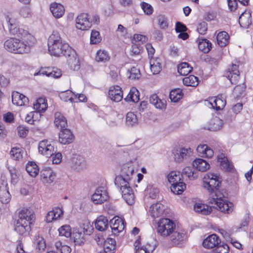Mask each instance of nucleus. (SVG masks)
Returning <instances> with one entry per match:
<instances>
[{
  "label": "nucleus",
  "mask_w": 253,
  "mask_h": 253,
  "mask_svg": "<svg viewBox=\"0 0 253 253\" xmlns=\"http://www.w3.org/2000/svg\"><path fill=\"white\" fill-rule=\"evenodd\" d=\"M221 181L219 176L208 173L203 178V186L210 193L209 203L216 206L215 208L225 213H230L233 211V204L227 201L220 193L219 188Z\"/></svg>",
  "instance_id": "nucleus-1"
},
{
  "label": "nucleus",
  "mask_w": 253,
  "mask_h": 253,
  "mask_svg": "<svg viewBox=\"0 0 253 253\" xmlns=\"http://www.w3.org/2000/svg\"><path fill=\"white\" fill-rule=\"evenodd\" d=\"M48 51L51 55L55 56H64L70 68L78 71L80 68V63L76 51L68 44L63 43L62 39L57 31H53L48 39Z\"/></svg>",
  "instance_id": "nucleus-2"
},
{
  "label": "nucleus",
  "mask_w": 253,
  "mask_h": 253,
  "mask_svg": "<svg viewBox=\"0 0 253 253\" xmlns=\"http://www.w3.org/2000/svg\"><path fill=\"white\" fill-rule=\"evenodd\" d=\"M35 218V214L32 210L23 208L19 212L18 219L15 223V231L21 235L27 234L31 230V225Z\"/></svg>",
  "instance_id": "nucleus-3"
},
{
  "label": "nucleus",
  "mask_w": 253,
  "mask_h": 253,
  "mask_svg": "<svg viewBox=\"0 0 253 253\" xmlns=\"http://www.w3.org/2000/svg\"><path fill=\"white\" fill-rule=\"evenodd\" d=\"M31 45V43L28 41L15 38H10L3 43L4 47L7 51L15 54L28 53Z\"/></svg>",
  "instance_id": "nucleus-4"
},
{
  "label": "nucleus",
  "mask_w": 253,
  "mask_h": 253,
  "mask_svg": "<svg viewBox=\"0 0 253 253\" xmlns=\"http://www.w3.org/2000/svg\"><path fill=\"white\" fill-rule=\"evenodd\" d=\"M130 180L121 176H116L115 178V185L120 189L122 197L127 204L131 205L134 202V195L129 185Z\"/></svg>",
  "instance_id": "nucleus-5"
},
{
  "label": "nucleus",
  "mask_w": 253,
  "mask_h": 253,
  "mask_svg": "<svg viewBox=\"0 0 253 253\" xmlns=\"http://www.w3.org/2000/svg\"><path fill=\"white\" fill-rule=\"evenodd\" d=\"M157 224V232L160 235L164 237L170 236L176 228L175 222L167 218L159 219Z\"/></svg>",
  "instance_id": "nucleus-6"
},
{
  "label": "nucleus",
  "mask_w": 253,
  "mask_h": 253,
  "mask_svg": "<svg viewBox=\"0 0 253 253\" xmlns=\"http://www.w3.org/2000/svg\"><path fill=\"white\" fill-rule=\"evenodd\" d=\"M109 199L106 188L100 186L96 189L91 197V200L95 204H101Z\"/></svg>",
  "instance_id": "nucleus-7"
},
{
  "label": "nucleus",
  "mask_w": 253,
  "mask_h": 253,
  "mask_svg": "<svg viewBox=\"0 0 253 253\" xmlns=\"http://www.w3.org/2000/svg\"><path fill=\"white\" fill-rule=\"evenodd\" d=\"M191 148L185 147H178L172 152L173 158L176 162H181L184 160L187 159L192 154Z\"/></svg>",
  "instance_id": "nucleus-8"
},
{
  "label": "nucleus",
  "mask_w": 253,
  "mask_h": 253,
  "mask_svg": "<svg viewBox=\"0 0 253 253\" xmlns=\"http://www.w3.org/2000/svg\"><path fill=\"white\" fill-rule=\"evenodd\" d=\"M38 150L42 155L49 157L54 154V148L50 141L44 139L39 142Z\"/></svg>",
  "instance_id": "nucleus-9"
},
{
  "label": "nucleus",
  "mask_w": 253,
  "mask_h": 253,
  "mask_svg": "<svg viewBox=\"0 0 253 253\" xmlns=\"http://www.w3.org/2000/svg\"><path fill=\"white\" fill-rule=\"evenodd\" d=\"M238 67V65L232 64L228 67L227 71L225 73L224 76L233 84H237L240 78Z\"/></svg>",
  "instance_id": "nucleus-10"
},
{
  "label": "nucleus",
  "mask_w": 253,
  "mask_h": 253,
  "mask_svg": "<svg viewBox=\"0 0 253 253\" xmlns=\"http://www.w3.org/2000/svg\"><path fill=\"white\" fill-rule=\"evenodd\" d=\"M91 26V23L87 13H82L76 18V27L81 30H87Z\"/></svg>",
  "instance_id": "nucleus-11"
},
{
  "label": "nucleus",
  "mask_w": 253,
  "mask_h": 253,
  "mask_svg": "<svg viewBox=\"0 0 253 253\" xmlns=\"http://www.w3.org/2000/svg\"><path fill=\"white\" fill-rule=\"evenodd\" d=\"M206 105L216 110L222 109L226 105L225 100L217 97H211L205 101Z\"/></svg>",
  "instance_id": "nucleus-12"
},
{
  "label": "nucleus",
  "mask_w": 253,
  "mask_h": 253,
  "mask_svg": "<svg viewBox=\"0 0 253 253\" xmlns=\"http://www.w3.org/2000/svg\"><path fill=\"white\" fill-rule=\"evenodd\" d=\"M71 167L72 169L77 171L83 170L86 168V161L83 156L75 155L72 159Z\"/></svg>",
  "instance_id": "nucleus-13"
},
{
  "label": "nucleus",
  "mask_w": 253,
  "mask_h": 253,
  "mask_svg": "<svg viewBox=\"0 0 253 253\" xmlns=\"http://www.w3.org/2000/svg\"><path fill=\"white\" fill-rule=\"evenodd\" d=\"M109 225L112 233L115 235L123 231L125 228L124 221L122 219L117 217H114L110 220Z\"/></svg>",
  "instance_id": "nucleus-14"
},
{
  "label": "nucleus",
  "mask_w": 253,
  "mask_h": 253,
  "mask_svg": "<svg viewBox=\"0 0 253 253\" xmlns=\"http://www.w3.org/2000/svg\"><path fill=\"white\" fill-rule=\"evenodd\" d=\"M134 173V167L132 163L128 162L123 165L121 169L120 174L118 176L131 180Z\"/></svg>",
  "instance_id": "nucleus-15"
},
{
  "label": "nucleus",
  "mask_w": 253,
  "mask_h": 253,
  "mask_svg": "<svg viewBox=\"0 0 253 253\" xmlns=\"http://www.w3.org/2000/svg\"><path fill=\"white\" fill-rule=\"evenodd\" d=\"M74 136L68 128L60 130L59 133V142L64 145L69 144L73 142Z\"/></svg>",
  "instance_id": "nucleus-16"
},
{
  "label": "nucleus",
  "mask_w": 253,
  "mask_h": 253,
  "mask_svg": "<svg viewBox=\"0 0 253 253\" xmlns=\"http://www.w3.org/2000/svg\"><path fill=\"white\" fill-rule=\"evenodd\" d=\"M11 199L6 181L0 180V201L2 204H7Z\"/></svg>",
  "instance_id": "nucleus-17"
},
{
  "label": "nucleus",
  "mask_w": 253,
  "mask_h": 253,
  "mask_svg": "<svg viewBox=\"0 0 253 253\" xmlns=\"http://www.w3.org/2000/svg\"><path fill=\"white\" fill-rule=\"evenodd\" d=\"M123 90L118 85L112 86L108 91V96L115 102H120L123 98Z\"/></svg>",
  "instance_id": "nucleus-18"
},
{
  "label": "nucleus",
  "mask_w": 253,
  "mask_h": 253,
  "mask_svg": "<svg viewBox=\"0 0 253 253\" xmlns=\"http://www.w3.org/2000/svg\"><path fill=\"white\" fill-rule=\"evenodd\" d=\"M186 239V235L184 231L175 230L170 235V239L173 245L180 246L182 245Z\"/></svg>",
  "instance_id": "nucleus-19"
},
{
  "label": "nucleus",
  "mask_w": 253,
  "mask_h": 253,
  "mask_svg": "<svg viewBox=\"0 0 253 253\" xmlns=\"http://www.w3.org/2000/svg\"><path fill=\"white\" fill-rule=\"evenodd\" d=\"M12 102L13 104L17 106H26L29 103V99L23 94L17 91H13L12 93Z\"/></svg>",
  "instance_id": "nucleus-20"
},
{
  "label": "nucleus",
  "mask_w": 253,
  "mask_h": 253,
  "mask_svg": "<svg viewBox=\"0 0 253 253\" xmlns=\"http://www.w3.org/2000/svg\"><path fill=\"white\" fill-rule=\"evenodd\" d=\"M54 124L55 126L60 130L66 129L68 126L67 119L59 112L54 114Z\"/></svg>",
  "instance_id": "nucleus-21"
},
{
  "label": "nucleus",
  "mask_w": 253,
  "mask_h": 253,
  "mask_svg": "<svg viewBox=\"0 0 253 253\" xmlns=\"http://www.w3.org/2000/svg\"><path fill=\"white\" fill-rule=\"evenodd\" d=\"M220 242V239L216 235L212 234L203 241V245L205 248L212 249L215 248Z\"/></svg>",
  "instance_id": "nucleus-22"
},
{
  "label": "nucleus",
  "mask_w": 253,
  "mask_h": 253,
  "mask_svg": "<svg viewBox=\"0 0 253 253\" xmlns=\"http://www.w3.org/2000/svg\"><path fill=\"white\" fill-rule=\"evenodd\" d=\"M50 10L53 16L56 19L62 17L65 13L63 5L56 2H52L50 4Z\"/></svg>",
  "instance_id": "nucleus-23"
},
{
  "label": "nucleus",
  "mask_w": 253,
  "mask_h": 253,
  "mask_svg": "<svg viewBox=\"0 0 253 253\" xmlns=\"http://www.w3.org/2000/svg\"><path fill=\"white\" fill-rule=\"evenodd\" d=\"M165 211V206L160 203L153 204L150 207L149 212L152 217L157 218L162 215Z\"/></svg>",
  "instance_id": "nucleus-24"
},
{
  "label": "nucleus",
  "mask_w": 253,
  "mask_h": 253,
  "mask_svg": "<svg viewBox=\"0 0 253 253\" xmlns=\"http://www.w3.org/2000/svg\"><path fill=\"white\" fill-rule=\"evenodd\" d=\"M41 176L43 181L50 183L55 178V174L50 168H44L41 171Z\"/></svg>",
  "instance_id": "nucleus-25"
},
{
  "label": "nucleus",
  "mask_w": 253,
  "mask_h": 253,
  "mask_svg": "<svg viewBox=\"0 0 253 253\" xmlns=\"http://www.w3.org/2000/svg\"><path fill=\"white\" fill-rule=\"evenodd\" d=\"M108 220L106 217L101 215L98 217L95 222V228L100 231H105L108 228Z\"/></svg>",
  "instance_id": "nucleus-26"
},
{
  "label": "nucleus",
  "mask_w": 253,
  "mask_h": 253,
  "mask_svg": "<svg viewBox=\"0 0 253 253\" xmlns=\"http://www.w3.org/2000/svg\"><path fill=\"white\" fill-rule=\"evenodd\" d=\"M240 26L244 28H248L252 23V16L250 12H243L239 18Z\"/></svg>",
  "instance_id": "nucleus-27"
},
{
  "label": "nucleus",
  "mask_w": 253,
  "mask_h": 253,
  "mask_svg": "<svg viewBox=\"0 0 253 253\" xmlns=\"http://www.w3.org/2000/svg\"><path fill=\"white\" fill-rule=\"evenodd\" d=\"M182 177L183 178H188L190 180H193L196 179L198 175L194 167H186L182 170V172L181 173Z\"/></svg>",
  "instance_id": "nucleus-28"
},
{
  "label": "nucleus",
  "mask_w": 253,
  "mask_h": 253,
  "mask_svg": "<svg viewBox=\"0 0 253 253\" xmlns=\"http://www.w3.org/2000/svg\"><path fill=\"white\" fill-rule=\"evenodd\" d=\"M33 106L34 109L36 110V111L34 112L40 113L44 112L47 108L46 100L42 97L38 98L35 103H34Z\"/></svg>",
  "instance_id": "nucleus-29"
},
{
  "label": "nucleus",
  "mask_w": 253,
  "mask_h": 253,
  "mask_svg": "<svg viewBox=\"0 0 253 253\" xmlns=\"http://www.w3.org/2000/svg\"><path fill=\"white\" fill-rule=\"evenodd\" d=\"M193 166L197 170L205 171L210 168L208 162L202 159H197L193 162Z\"/></svg>",
  "instance_id": "nucleus-30"
},
{
  "label": "nucleus",
  "mask_w": 253,
  "mask_h": 253,
  "mask_svg": "<svg viewBox=\"0 0 253 253\" xmlns=\"http://www.w3.org/2000/svg\"><path fill=\"white\" fill-rule=\"evenodd\" d=\"M222 124V120L218 117H215L209 121V126L206 128L211 131H216L221 128Z\"/></svg>",
  "instance_id": "nucleus-31"
},
{
  "label": "nucleus",
  "mask_w": 253,
  "mask_h": 253,
  "mask_svg": "<svg viewBox=\"0 0 253 253\" xmlns=\"http://www.w3.org/2000/svg\"><path fill=\"white\" fill-rule=\"evenodd\" d=\"M229 36L225 31L220 32L216 36L218 44L221 47L225 46L229 42Z\"/></svg>",
  "instance_id": "nucleus-32"
},
{
  "label": "nucleus",
  "mask_w": 253,
  "mask_h": 253,
  "mask_svg": "<svg viewBox=\"0 0 253 253\" xmlns=\"http://www.w3.org/2000/svg\"><path fill=\"white\" fill-rule=\"evenodd\" d=\"M125 100L127 102H138L139 100V92L137 89L135 87H132Z\"/></svg>",
  "instance_id": "nucleus-33"
},
{
  "label": "nucleus",
  "mask_w": 253,
  "mask_h": 253,
  "mask_svg": "<svg viewBox=\"0 0 253 253\" xmlns=\"http://www.w3.org/2000/svg\"><path fill=\"white\" fill-rule=\"evenodd\" d=\"M151 104H153L157 109L163 110L166 108V104L160 99L156 94H152L149 99Z\"/></svg>",
  "instance_id": "nucleus-34"
},
{
  "label": "nucleus",
  "mask_w": 253,
  "mask_h": 253,
  "mask_svg": "<svg viewBox=\"0 0 253 253\" xmlns=\"http://www.w3.org/2000/svg\"><path fill=\"white\" fill-rule=\"evenodd\" d=\"M116 249V241L108 238L104 244V251L105 253H114Z\"/></svg>",
  "instance_id": "nucleus-35"
},
{
  "label": "nucleus",
  "mask_w": 253,
  "mask_h": 253,
  "mask_svg": "<svg viewBox=\"0 0 253 253\" xmlns=\"http://www.w3.org/2000/svg\"><path fill=\"white\" fill-rule=\"evenodd\" d=\"M6 20L8 23L9 32L11 35H15L17 34V31L19 28L17 22L11 18L9 16L6 17Z\"/></svg>",
  "instance_id": "nucleus-36"
},
{
  "label": "nucleus",
  "mask_w": 253,
  "mask_h": 253,
  "mask_svg": "<svg viewBox=\"0 0 253 253\" xmlns=\"http://www.w3.org/2000/svg\"><path fill=\"white\" fill-rule=\"evenodd\" d=\"M17 34H16L15 35L19 37H21L22 40L24 39L27 40L29 42L31 43V44L34 42V38L27 31L19 27L17 31Z\"/></svg>",
  "instance_id": "nucleus-37"
},
{
  "label": "nucleus",
  "mask_w": 253,
  "mask_h": 253,
  "mask_svg": "<svg viewBox=\"0 0 253 253\" xmlns=\"http://www.w3.org/2000/svg\"><path fill=\"white\" fill-rule=\"evenodd\" d=\"M150 64L151 71L153 74H158L161 71L159 58H150Z\"/></svg>",
  "instance_id": "nucleus-38"
},
{
  "label": "nucleus",
  "mask_w": 253,
  "mask_h": 253,
  "mask_svg": "<svg viewBox=\"0 0 253 253\" xmlns=\"http://www.w3.org/2000/svg\"><path fill=\"white\" fill-rule=\"evenodd\" d=\"M194 209L196 212L201 213L204 215H208L211 213V207L200 203H196Z\"/></svg>",
  "instance_id": "nucleus-39"
},
{
  "label": "nucleus",
  "mask_w": 253,
  "mask_h": 253,
  "mask_svg": "<svg viewBox=\"0 0 253 253\" xmlns=\"http://www.w3.org/2000/svg\"><path fill=\"white\" fill-rule=\"evenodd\" d=\"M211 43L206 39H202L198 43L199 49L205 53H208L211 50Z\"/></svg>",
  "instance_id": "nucleus-40"
},
{
  "label": "nucleus",
  "mask_w": 253,
  "mask_h": 253,
  "mask_svg": "<svg viewBox=\"0 0 253 253\" xmlns=\"http://www.w3.org/2000/svg\"><path fill=\"white\" fill-rule=\"evenodd\" d=\"M185 188L186 185L182 180L176 183L172 184L170 187L171 192L177 195L181 194Z\"/></svg>",
  "instance_id": "nucleus-41"
},
{
  "label": "nucleus",
  "mask_w": 253,
  "mask_h": 253,
  "mask_svg": "<svg viewBox=\"0 0 253 253\" xmlns=\"http://www.w3.org/2000/svg\"><path fill=\"white\" fill-rule=\"evenodd\" d=\"M26 169L29 174L33 177H36L39 171L38 166L33 162H29L27 164Z\"/></svg>",
  "instance_id": "nucleus-42"
},
{
  "label": "nucleus",
  "mask_w": 253,
  "mask_h": 253,
  "mask_svg": "<svg viewBox=\"0 0 253 253\" xmlns=\"http://www.w3.org/2000/svg\"><path fill=\"white\" fill-rule=\"evenodd\" d=\"M126 125L129 126H133L138 125V120L136 115L131 112H128L126 115Z\"/></svg>",
  "instance_id": "nucleus-43"
},
{
  "label": "nucleus",
  "mask_w": 253,
  "mask_h": 253,
  "mask_svg": "<svg viewBox=\"0 0 253 253\" xmlns=\"http://www.w3.org/2000/svg\"><path fill=\"white\" fill-rule=\"evenodd\" d=\"M218 161L220 163L221 167L226 171H231L233 169V165L223 155H221L218 157Z\"/></svg>",
  "instance_id": "nucleus-44"
},
{
  "label": "nucleus",
  "mask_w": 253,
  "mask_h": 253,
  "mask_svg": "<svg viewBox=\"0 0 253 253\" xmlns=\"http://www.w3.org/2000/svg\"><path fill=\"white\" fill-rule=\"evenodd\" d=\"M192 67L187 62L181 63L178 66V72L182 76H186L192 70Z\"/></svg>",
  "instance_id": "nucleus-45"
},
{
  "label": "nucleus",
  "mask_w": 253,
  "mask_h": 253,
  "mask_svg": "<svg viewBox=\"0 0 253 253\" xmlns=\"http://www.w3.org/2000/svg\"><path fill=\"white\" fill-rule=\"evenodd\" d=\"M182 175L178 171H172L167 176V178L169 182L171 184L176 183V182L181 181Z\"/></svg>",
  "instance_id": "nucleus-46"
},
{
  "label": "nucleus",
  "mask_w": 253,
  "mask_h": 253,
  "mask_svg": "<svg viewBox=\"0 0 253 253\" xmlns=\"http://www.w3.org/2000/svg\"><path fill=\"white\" fill-rule=\"evenodd\" d=\"M183 83L186 86L195 87L199 84L198 78L194 75H190L183 79Z\"/></svg>",
  "instance_id": "nucleus-47"
},
{
  "label": "nucleus",
  "mask_w": 253,
  "mask_h": 253,
  "mask_svg": "<svg viewBox=\"0 0 253 253\" xmlns=\"http://www.w3.org/2000/svg\"><path fill=\"white\" fill-rule=\"evenodd\" d=\"M73 96L74 93L70 90L62 91L59 94L60 99L64 101H70L71 102H77V100H74V98L73 97Z\"/></svg>",
  "instance_id": "nucleus-48"
},
{
  "label": "nucleus",
  "mask_w": 253,
  "mask_h": 253,
  "mask_svg": "<svg viewBox=\"0 0 253 253\" xmlns=\"http://www.w3.org/2000/svg\"><path fill=\"white\" fill-rule=\"evenodd\" d=\"M183 96L182 90L179 88L172 90L169 93V98L174 102L178 101Z\"/></svg>",
  "instance_id": "nucleus-49"
},
{
  "label": "nucleus",
  "mask_w": 253,
  "mask_h": 253,
  "mask_svg": "<svg viewBox=\"0 0 253 253\" xmlns=\"http://www.w3.org/2000/svg\"><path fill=\"white\" fill-rule=\"evenodd\" d=\"M110 57L106 51L104 50H99L97 52L95 57L96 61L105 62L108 61Z\"/></svg>",
  "instance_id": "nucleus-50"
},
{
  "label": "nucleus",
  "mask_w": 253,
  "mask_h": 253,
  "mask_svg": "<svg viewBox=\"0 0 253 253\" xmlns=\"http://www.w3.org/2000/svg\"><path fill=\"white\" fill-rule=\"evenodd\" d=\"M34 244L36 246V248L39 251L44 250L46 247L45 242L43 238L39 235L35 237Z\"/></svg>",
  "instance_id": "nucleus-51"
},
{
  "label": "nucleus",
  "mask_w": 253,
  "mask_h": 253,
  "mask_svg": "<svg viewBox=\"0 0 253 253\" xmlns=\"http://www.w3.org/2000/svg\"><path fill=\"white\" fill-rule=\"evenodd\" d=\"M24 151L19 148H13L10 152L12 158L15 160H20L22 159Z\"/></svg>",
  "instance_id": "nucleus-52"
},
{
  "label": "nucleus",
  "mask_w": 253,
  "mask_h": 253,
  "mask_svg": "<svg viewBox=\"0 0 253 253\" xmlns=\"http://www.w3.org/2000/svg\"><path fill=\"white\" fill-rule=\"evenodd\" d=\"M71 227L68 225H64L58 229L59 235L66 237H69L71 235Z\"/></svg>",
  "instance_id": "nucleus-53"
},
{
  "label": "nucleus",
  "mask_w": 253,
  "mask_h": 253,
  "mask_svg": "<svg viewBox=\"0 0 253 253\" xmlns=\"http://www.w3.org/2000/svg\"><path fill=\"white\" fill-rule=\"evenodd\" d=\"M246 88V84L243 83L241 84L236 85L233 90V94L236 97H239L243 95L245 89Z\"/></svg>",
  "instance_id": "nucleus-54"
},
{
  "label": "nucleus",
  "mask_w": 253,
  "mask_h": 253,
  "mask_svg": "<svg viewBox=\"0 0 253 253\" xmlns=\"http://www.w3.org/2000/svg\"><path fill=\"white\" fill-rule=\"evenodd\" d=\"M128 73L129 74L128 78L131 80L138 79L141 76L139 69L135 67H133L130 70H128Z\"/></svg>",
  "instance_id": "nucleus-55"
},
{
  "label": "nucleus",
  "mask_w": 253,
  "mask_h": 253,
  "mask_svg": "<svg viewBox=\"0 0 253 253\" xmlns=\"http://www.w3.org/2000/svg\"><path fill=\"white\" fill-rule=\"evenodd\" d=\"M73 238L76 245H81L84 243V234L81 232L73 233Z\"/></svg>",
  "instance_id": "nucleus-56"
},
{
  "label": "nucleus",
  "mask_w": 253,
  "mask_h": 253,
  "mask_svg": "<svg viewBox=\"0 0 253 253\" xmlns=\"http://www.w3.org/2000/svg\"><path fill=\"white\" fill-rule=\"evenodd\" d=\"M101 40L99 32L92 30L90 34V43L97 44L101 41Z\"/></svg>",
  "instance_id": "nucleus-57"
},
{
  "label": "nucleus",
  "mask_w": 253,
  "mask_h": 253,
  "mask_svg": "<svg viewBox=\"0 0 253 253\" xmlns=\"http://www.w3.org/2000/svg\"><path fill=\"white\" fill-rule=\"evenodd\" d=\"M10 173L11 183L15 184L18 181L19 174L18 170L15 168H11L9 169Z\"/></svg>",
  "instance_id": "nucleus-58"
},
{
  "label": "nucleus",
  "mask_w": 253,
  "mask_h": 253,
  "mask_svg": "<svg viewBox=\"0 0 253 253\" xmlns=\"http://www.w3.org/2000/svg\"><path fill=\"white\" fill-rule=\"evenodd\" d=\"M229 252V247L226 244L217 245L214 250V253H228Z\"/></svg>",
  "instance_id": "nucleus-59"
},
{
  "label": "nucleus",
  "mask_w": 253,
  "mask_h": 253,
  "mask_svg": "<svg viewBox=\"0 0 253 253\" xmlns=\"http://www.w3.org/2000/svg\"><path fill=\"white\" fill-rule=\"evenodd\" d=\"M158 21L160 28L165 29L168 27V19L164 15H159Z\"/></svg>",
  "instance_id": "nucleus-60"
},
{
  "label": "nucleus",
  "mask_w": 253,
  "mask_h": 253,
  "mask_svg": "<svg viewBox=\"0 0 253 253\" xmlns=\"http://www.w3.org/2000/svg\"><path fill=\"white\" fill-rule=\"evenodd\" d=\"M140 5L141 8L146 14L149 15L153 13V8L150 4L145 2H142Z\"/></svg>",
  "instance_id": "nucleus-61"
},
{
  "label": "nucleus",
  "mask_w": 253,
  "mask_h": 253,
  "mask_svg": "<svg viewBox=\"0 0 253 253\" xmlns=\"http://www.w3.org/2000/svg\"><path fill=\"white\" fill-rule=\"evenodd\" d=\"M208 29V24L207 22L203 21L200 23L197 28V31L201 35H205Z\"/></svg>",
  "instance_id": "nucleus-62"
},
{
  "label": "nucleus",
  "mask_w": 253,
  "mask_h": 253,
  "mask_svg": "<svg viewBox=\"0 0 253 253\" xmlns=\"http://www.w3.org/2000/svg\"><path fill=\"white\" fill-rule=\"evenodd\" d=\"M19 136L22 138H25L29 132L28 128L24 126H20L17 128Z\"/></svg>",
  "instance_id": "nucleus-63"
},
{
  "label": "nucleus",
  "mask_w": 253,
  "mask_h": 253,
  "mask_svg": "<svg viewBox=\"0 0 253 253\" xmlns=\"http://www.w3.org/2000/svg\"><path fill=\"white\" fill-rule=\"evenodd\" d=\"M154 249V247H150V246L148 247H138L135 250V253H150V252H152Z\"/></svg>",
  "instance_id": "nucleus-64"
}]
</instances>
